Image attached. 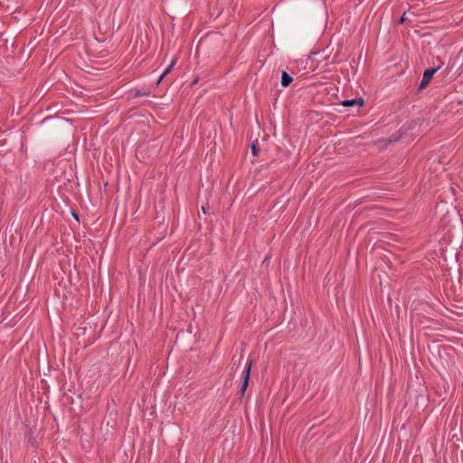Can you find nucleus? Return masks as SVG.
<instances>
[{
  "mask_svg": "<svg viewBox=\"0 0 463 463\" xmlns=\"http://www.w3.org/2000/svg\"><path fill=\"white\" fill-rule=\"evenodd\" d=\"M293 80V78L287 72L283 71L281 74V85L288 87Z\"/></svg>",
  "mask_w": 463,
  "mask_h": 463,
  "instance_id": "obj_4",
  "label": "nucleus"
},
{
  "mask_svg": "<svg viewBox=\"0 0 463 463\" xmlns=\"http://www.w3.org/2000/svg\"><path fill=\"white\" fill-rule=\"evenodd\" d=\"M175 62H176V59H173L171 63L167 66V68L164 71V72L159 77V79L157 80V84H159L160 81L171 71V70L175 66Z\"/></svg>",
  "mask_w": 463,
  "mask_h": 463,
  "instance_id": "obj_5",
  "label": "nucleus"
},
{
  "mask_svg": "<svg viewBox=\"0 0 463 463\" xmlns=\"http://www.w3.org/2000/svg\"><path fill=\"white\" fill-rule=\"evenodd\" d=\"M201 210L203 213H207V207L206 206H202L201 207Z\"/></svg>",
  "mask_w": 463,
  "mask_h": 463,
  "instance_id": "obj_8",
  "label": "nucleus"
},
{
  "mask_svg": "<svg viewBox=\"0 0 463 463\" xmlns=\"http://www.w3.org/2000/svg\"><path fill=\"white\" fill-rule=\"evenodd\" d=\"M72 214L76 220H79L78 215L75 213H72Z\"/></svg>",
  "mask_w": 463,
  "mask_h": 463,
  "instance_id": "obj_11",
  "label": "nucleus"
},
{
  "mask_svg": "<svg viewBox=\"0 0 463 463\" xmlns=\"http://www.w3.org/2000/svg\"><path fill=\"white\" fill-rule=\"evenodd\" d=\"M406 20H407L406 13H404V14H402V16L401 17V19H400L399 23H400V24H403V23H405V21H406Z\"/></svg>",
  "mask_w": 463,
  "mask_h": 463,
  "instance_id": "obj_7",
  "label": "nucleus"
},
{
  "mask_svg": "<svg viewBox=\"0 0 463 463\" xmlns=\"http://www.w3.org/2000/svg\"><path fill=\"white\" fill-rule=\"evenodd\" d=\"M364 103V99L362 98H358V99H345L341 102V104L344 106V107H351V106H354V105H358V106H363Z\"/></svg>",
  "mask_w": 463,
  "mask_h": 463,
  "instance_id": "obj_3",
  "label": "nucleus"
},
{
  "mask_svg": "<svg viewBox=\"0 0 463 463\" xmlns=\"http://www.w3.org/2000/svg\"><path fill=\"white\" fill-rule=\"evenodd\" d=\"M251 366H252V360H248L246 363L245 368L242 372V383H241V389L239 391V395H240L239 398L240 399H241L244 396L245 392L249 386Z\"/></svg>",
  "mask_w": 463,
  "mask_h": 463,
  "instance_id": "obj_1",
  "label": "nucleus"
},
{
  "mask_svg": "<svg viewBox=\"0 0 463 463\" xmlns=\"http://www.w3.org/2000/svg\"><path fill=\"white\" fill-rule=\"evenodd\" d=\"M437 71L438 68H429L424 71L423 77L419 86V90H423L430 83Z\"/></svg>",
  "mask_w": 463,
  "mask_h": 463,
  "instance_id": "obj_2",
  "label": "nucleus"
},
{
  "mask_svg": "<svg viewBox=\"0 0 463 463\" xmlns=\"http://www.w3.org/2000/svg\"><path fill=\"white\" fill-rule=\"evenodd\" d=\"M139 96H141V93H140L139 91H137V92L135 93V95H134V97H139Z\"/></svg>",
  "mask_w": 463,
  "mask_h": 463,
  "instance_id": "obj_10",
  "label": "nucleus"
},
{
  "mask_svg": "<svg viewBox=\"0 0 463 463\" xmlns=\"http://www.w3.org/2000/svg\"><path fill=\"white\" fill-rule=\"evenodd\" d=\"M29 441H30L33 445H34V444H35V442H36V440H35V439H34V438H31V439H29Z\"/></svg>",
  "mask_w": 463,
  "mask_h": 463,
  "instance_id": "obj_9",
  "label": "nucleus"
},
{
  "mask_svg": "<svg viewBox=\"0 0 463 463\" xmlns=\"http://www.w3.org/2000/svg\"><path fill=\"white\" fill-rule=\"evenodd\" d=\"M250 147H251V152H252L253 156H257V155H258V153H259V147H258V145H257V144L252 143Z\"/></svg>",
  "mask_w": 463,
  "mask_h": 463,
  "instance_id": "obj_6",
  "label": "nucleus"
}]
</instances>
